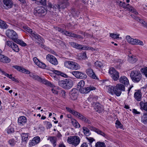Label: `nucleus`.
Segmentation results:
<instances>
[{
	"label": "nucleus",
	"mask_w": 147,
	"mask_h": 147,
	"mask_svg": "<svg viewBox=\"0 0 147 147\" xmlns=\"http://www.w3.org/2000/svg\"><path fill=\"white\" fill-rule=\"evenodd\" d=\"M124 61L122 59H119L117 62V64L120 66L123 63Z\"/></svg>",
	"instance_id": "774afa93"
},
{
	"label": "nucleus",
	"mask_w": 147,
	"mask_h": 147,
	"mask_svg": "<svg viewBox=\"0 0 147 147\" xmlns=\"http://www.w3.org/2000/svg\"><path fill=\"white\" fill-rule=\"evenodd\" d=\"M23 28L25 31L31 35L33 39L38 44L40 47L45 48V45L43 43L44 39L39 35L27 26H24Z\"/></svg>",
	"instance_id": "f257e3e1"
},
{
	"label": "nucleus",
	"mask_w": 147,
	"mask_h": 147,
	"mask_svg": "<svg viewBox=\"0 0 147 147\" xmlns=\"http://www.w3.org/2000/svg\"><path fill=\"white\" fill-rule=\"evenodd\" d=\"M66 109L67 111L69 112L76 116H77V114L78 113V112L75 111L70 108L66 107Z\"/></svg>",
	"instance_id": "c03bdc74"
},
{
	"label": "nucleus",
	"mask_w": 147,
	"mask_h": 147,
	"mask_svg": "<svg viewBox=\"0 0 147 147\" xmlns=\"http://www.w3.org/2000/svg\"><path fill=\"white\" fill-rule=\"evenodd\" d=\"M95 146V147H106V146L104 142H98L96 144Z\"/></svg>",
	"instance_id": "a19ab883"
},
{
	"label": "nucleus",
	"mask_w": 147,
	"mask_h": 147,
	"mask_svg": "<svg viewBox=\"0 0 147 147\" xmlns=\"http://www.w3.org/2000/svg\"><path fill=\"white\" fill-rule=\"evenodd\" d=\"M134 97L138 101H140L142 97V94L140 91H138L135 92Z\"/></svg>",
	"instance_id": "bb28decb"
},
{
	"label": "nucleus",
	"mask_w": 147,
	"mask_h": 147,
	"mask_svg": "<svg viewBox=\"0 0 147 147\" xmlns=\"http://www.w3.org/2000/svg\"><path fill=\"white\" fill-rule=\"evenodd\" d=\"M10 61V59L8 57L1 54L0 55V61L3 63H8Z\"/></svg>",
	"instance_id": "5701e85b"
},
{
	"label": "nucleus",
	"mask_w": 147,
	"mask_h": 147,
	"mask_svg": "<svg viewBox=\"0 0 147 147\" xmlns=\"http://www.w3.org/2000/svg\"><path fill=\"white\" fill-rule=\"evenodd\" d=\"M80 137L76 136H70L68 137L67 142L74 147H76L80 143Z\"/></svg>",
	"instance_id": "7ed1b4c3"
},
{
	"label": "nucleus",
	"mask_w": 147,
	"mask_h": 147,
	"mask_svg": "<svg viewBox=\"0 0 147 147\" xmlns=\"http://www.w3.org/2000/svg\"><path fill=\"white\" fill-rule=\"evenodd\" d=\"M47 128H50L52 126V125L51 123L49 122H47Z\"/></svg>",
	"instance_id": "338daca9"
},
{
	"label": "nucleus",
	"mask_w": 147,
	"mask_h": 147,
	"mask_svg": "<svg viewBox=\"0 0 147 147\" xmlns=\"http://www.w3.org/2000/svg\"><path fill=\"white\" fill-rule=\"evenodd\" d=\"M48 140H49L53 144L54 147H55L56 145L57 138L55 136H49L47 138Z\"/></svg>",
	"instance_id": "b1692460"
},
{
	"label": "nucleus",
	"mask_w": 147,
	"mask_h": 147,
	"mask_svg": "<svg viewBox=\"0 0 147 147\" xmlns=\"http://www.w3.org/2000/svg\"><path fill=\"white\" fill-rule=\"evenodd\" d=\"M109 72L111 75V77L114 80H117L119 78V73L114 68L112 67L110 68Z\"/></svg>",
	"instance_id": "1a4fd4ad"
},
{
	"label": "nucleus",
	"mask_w": 147,
	"mask_h": 147,
	"mask_svg": "<svg viewBox=\"0 0 147 147\" xmlns=\"http://www.w3.org/2000/svg\"><path fill=\"white\" fill-rule=\"evenodd\" d=\"M78 92V90L76 88H73L70 91V96L72 100H75L77 98Z\"/></svg>",
	"instance_id": "4468645a"
},
{
	"label": "nucleus",
	"mask_w": 147,
	"mask_h": 147,
	"mask_svg": "<svg viewBox=\"0 0 147 147\" xmlns=\"http://www.w3.org/2000/svg\"><path fill=\"white\" fill-rule=\"evenodd\" d=\"M59 85L65 89H69L73 86V82L72 80L69 79H65L64 80L59 81Z\"/></svg>",
	"instance_id": "f03ea898"
},
{
	"label": "nucleus",
	"mask_w": 147,
	"mask_h": 147,
	"mask_svg": "<svg viewBox=\"0 0 147 147\" xmlns=\"http://www.w3.org/2000/svg\"><path fill=\"white\" fill-rule=\"evenodd\" d=\"M72 37L74 38H82L83 39V37L81 35L73 33Z\"/></svg>",
	"instance_id": "052dcab7"
},
{
	"label": "nucleus",
	"mask_w": 147,
	"mask_h": 147,
	"mask_svg": "<svg viewBox=\"0 0 147 147\" xmlns=\"http://www.w3.org/2000/svg\"><path fill=\"white\" fill-rule=\"evenodd\" d=\"M76 116L79 119L83 121L84 119H85V117L79 113H78L77 114V116Z\"/></svg>",
	"instance_id": "6e6d98bb"
},
{
	"label": "nucleus",
	"mask_w": 147,
	"mask_h": 147,
	"mask_svg": "<svg viewBox=\"0 0 147 147\" xmlns=\"http://www.w3.org/2000/svg\"><path fill=\"white\" fill-rule=\"evenodd\" d=\"M41 80L38 81L42 82L44 84L50 87H53V85L49 82L46 80L45 79H42L41 78Z\"/></svg>",
	"instance_id": "2f4dec72"
},
{
	"label": "nucleus",
	"mask_w": 147,
	"mask_h": 147,
	"mask_svg": "<svg viewBox=\"0 0 147 147\" xmlns=\"http://www.w3.org/2000/svg\"><path fill=\"white\" fill-rule=\"evenodd\" d=\"M3 72V75H4L5 76L8 77L9 78V79H11V78L13 77L12 76V75H9L8 74L6 73L5 72Z\"/></svg>",
	"instance_id": "e2e57ef3"
},
{
	"label": "nucleus",
	"mask_w": 147,
	"mask_h": 147,
	"mask_svg": "<svg viewBox=\"0 0 147 147\" xmlns=\"http://www.w3.org/2000/svg\"><path fill=\"white\" fill-rule=\"evenodd\" d=\"M53 72L56 74L58 75H60L61 76L65 77L67 78L68 76L67 74H64L62 72H61L60 71H59L57 70H54L53 71Z\"/></svg>",
	"instance_id": "58836bf2"
},
{
	"label": "nucleus",
	"mask_w": 147,
	"mask_h": 147,
	"mask_svg": "<svg viewBox=\"0 0 147 147\" xmlns=\"http://www.w3.org/2000/svg\"><path fill=\"white\" fill-rule=\"evenodd\" d=\"M130 76L132 81L134 82L138 83L141 79L142 75L139 71H133L130 73Z\"/></svg>",
	"instance_id": "39448f33"
},
{
	"label": "nucleus",
	"mask_w": 147,
	"mask_h": 147,
	"mask_svg": "<svg viewBox=\"0 0 147 147\" xmlns=\"http://www.w3.org/2000/svg\"><path fill=\"white\" fill-rule=\"evenodd\" d=\"M86 138L89 142L90 146L92 147V144L93 142L95 141V140L93 138L90 137H86Z\"/></svg>",
	"instance_id": "de8ad7c7"
},
{
	"label": "nucleus",
	"mask_w": 147,
	"mask_h": 147,
	"mask_svg": "<svg viewBox=\"0 0 147 147\" xmlns=\"http://www.w3.org/2000/svg\"><path fill=\"white\" fill-rule=\"evenodd\" d=\"M4 7L5 9H8L12 7L13 3L12 0H3Z\"/></svg>",
	"instance_id": "dca6fc26"
},
{
	"label": "nucleus",
	"mask_w": 147,
	"mask_h": 147,
	"mask_svg": "<svg viewBox=\"0 0 147 147\" xmlns=\"http://www.w3.org/2000/svg\"><path fill=\"white\" fill-rule=\"evenodd\" d=\"M119 81L122 84L127 86L129 84V81L127 78L124 76H121L119 79Z\"/></svg>",
	"instance_id": "6ab92c4d"
},
{
	"label": "nucleus",
	"mask_w": 147,
	"mask_h": 147,
	"mask_svg": "<svg viewBox=\"0 0 147 147\" xmlns=\"http://www.w3.org/2000/svg\"><path fill=\"white\" fill-rule=\"evenodd\" d=\"M18 123L19 125H23L27 122V119L24 116L19 117L18 119Z\"/></svg>",
	"instance_id": "393cba45"
},
{
	"label": "nucleus",
	"mask_w": 147,
	"mask_h": 147,
	"mask_svg": "<svg viewBox=\"0 0 147 147\" xmlns=\"http://www.w3.org/2000/svg\"><path fill=\"white\" fill-rule=\"evenodd\" d=\"M30 76L34 80H37L38 81L41 80V78L39 77L38 76L35 74L31 73L30 74Z\"/></svg>",
	"instance_id": "c756f323"
},
{
	"label": "nucleus",
	"mask_w": 147,
	"mask_h": 147,
	"mask_svg": "<svg viewBox=\"0 0 147 147\" xmlns=\"http://www.w3.org/2000/svg\"><path fill=\"white\" fill-rule=\"evenodd\" d=\"M14 131V129L11 127V126L8 127L7 130V133L8 134H11L13 133Z\"/></svg>",
	"instance_id": "603ef678"
},
{
	"label": "nucleus",
	"mask_w": 147,
	"mask_h": 147,
	"mask_svg": "<svg viewBox=\"0 0 147 147\" xmlns=\"http://www.w3.org/2000/svg\"><path fill=\"white\" fill-rule=\"evenodd\" d=\"M119 35L114 33H110V36L113 38H117L119 37Z\"/></svg>",
	"instance_id": "13d9d810"
},
{
	"label": "nucleus",
	"mask_w": 147,
	"mask_h": 147,
	"mask_svg": "<svg viewBox=\"0 0 147 147\" xmlns=\"http://www.w3.org/2000/svg\"><path fill=\"white\" fill-rule=\"evenodd\" d=\"M14 42L24 47L27 45L22 40L18 39V38L16 39Z\"/></svg>",
	"instance_id": "72a5a7b5"
},
{
	"label": "nucleus",
	"mask_w": 147,
	"mask_h": 147,
	"mask_svg": "<svg viewBox=\"0 0 147 147\" xmlns=\"http://www.w3.org/2000/svg\"><path fill=\"white\" fill-rule=\"evenodd\" d=\"M40 141V138L38 136L34 137L32 140L29 142V145L30 146H34L38 144Z\"/></svg>",
	"instance_id": "2eb2a0df"
},
{
	"label": "nucleus",
	"mask_w": 147,
	"mask_h": 147,
	"mask_svg": "<svg viewBox=\"0 0 147 147\" xmlns=\"http://www.w3.org/2000/svg\"><path fill=\"white\" fill-rule=\"evenodd\" d=\"M16 141L14 139H11L8 141V143L11 146H13L16 144Z\"/></svg>",
	"instance_id": "8fccbe9b"
},
{
	"label": "nucleus",
	"mask_w": 147,
	"mask_h": 147,
	"mask_svg": "<svg viewBox=\"0 0 147 147\" xmlns=\"http://www.w3.org/2000/svg\"><path fill=\"white\" fill-rule=\"evenodd\" d=\"M69 44L72 47L76 49H80V47L81 46V45L72 42H69Z\"/></svg>",
	"instance_id": "e433bc0d"
},
{
	"label": "nucleus",
	"mask_w": 147,
	"mask_h": 147,
	"mask_svg": "<svg viewBox=\"0 0 147 147\" xmlns=\"http://www.w3.org/2000/svg\"><path fill=\"white\" fill-rule=\"evenodd\" d=\"M108 92L112 95L115 94L117 96L116 94L117 91L115 86H109L107 87Z\"/></svg>",
	"instance_id": "aec40b11"
},
{
	"label": "nucleus",
	"mask_w": 147,
	"mask_h": 147,
	"mask_svg": "<svg viewBox=\"0 0 147 147\" xmlns=\"http://www.w3.org/2000/svg\"><path fill=\"white\" fill-rule=\"evenodd\" d=\"M33 60L35 64L39 67L42 69L46 68V65L45 64L40 62L36 57L33 58Z\"/></svg>",
	"instance_id": "a211bd4d"
},
{
	"label": "nucleus",
	"mask_w": 147,
	"mask_h": 147,
	"mask_svg": "<svg viewBox=\"0 0 147 147\" xmlns=\"http://www.w3.org/2000/svg\"><path fill=\"white\" fill-rule=\"evenodd\" d=\"M89 128L91 131H95L96 133L97 132V131H98V129L92 126H89Z\"/></svg>",
	"instance_id": "bf43d9fd"
},
{
	"label": "nucleus",
	"mask_w": 147,
	"mask_h": 147,
	"mask_svg": "<svg viewBox=\"0 0 147 147\" xmlns=\"http://www.w3.org/2000/svg\"><path fill=\"white\" fill-rule=\"evenodd\" d=\"M65 66L67 68L77 70L80 68V65L77 63L71 61H67L65 62Z\"/></svg>",
	"instance_id": "20e7f679"
},
{
	"label": "nucleus",
	"mask_w": 147,
	"mask_h": 147,
	"mask_svg": "<svg viewBox=\"0 0 147 147\" xmlns=\"http://www.w3.org/2000/svg\"><path fill=\"white\" fill-rule=\"evenodd\" d=\"M71 123L76 128H79L80 127L79 123L75 119H71Z\"/></svg>",
	"instance_id": "f704fd0d"
},
{
	"label": "nucleus",
	"mask_w": 147,
	"mask_h": 147,
	"mask_svg": "<svg viewBox=\"0 0 147 147\" xmlns=\"http://www.w3.org/2000/svg\"><path fill=\"white\" fill-rule=\"evenodd\" d=\"M95 89L96 88L95 87L92 86H90L86 88H83V87L79 89V90L81 93L84 94L87 93L90 91L95 90Z\"/></svg>",
	"instance_id": "f3484780"
},
{
	"label": "nucleus",
	"mask_w": 147,
	"mask_h": 147,
	"mask_svg": "<svg viewBox=\"0 0 147 147\" xmlns=\"http://www.w3.org/2000/svg\"><path fill=\"white\" fill-rule=\"evenodd\" d=\"M6 44L15 52H18L19 51V48L16 43L11 41H7L6 42Z\"/></svg>",
	"instance_id": "9d476101"
},
{
	"label": "nucleus",
	"mask_w": 147,
	"mask_h": 147,
	"mask_svg": "<svg viewBox=\"0 0 147 147\" xmlns=\"http://www.w3.org/2000/svg\"><path fill=\"white\" fill-rule=\"evenodd\" d=\"M52 87L51 90L53 93L55 94H57L58 93L57 88H58L57 86H54L53 85V87Z\"/></svg>",
	"instance_id": "49530a36"
},
{
	"label": "nucleus",
	"mask_w": 147,
	"mask_h": 147,
	"mask_svg": "<svg viewBox=\"0 0 147 147\" xmlns=\"http://www.w3.org/2000/svg\"><path fill=\"white\" fill-rule=\"evenodd\" d=\"M141 121L144 124L147 123V113H144L143 114L141 117Z\"/></svg>",
	"instance_id": "473e14b6"
},
{
	"label": "nucleus",
	"mask_w": 147,
	"mask_h": 147,
	"mask_svg": "<svg viewBox=\"0 0 147 147\" xmlns=\"http://www.w3.org/2000/svg\"><path fill=\"white\" fill-rule=\"evenodd\" d=\"M8 28V26L6 23L4 21L0 19V28L5 29Z\"/></svg>",
	"instance_id": "c85d7f7f"
},
{
	"label": "nucleus",
	"mask_w": 147,
	"mask_h": 147,
	"mask_svg": "<svg viewBox=\"0 0 147 147\" xmlns=\"http://www.w3.org/2000/svg\"><path fill=\"white\" fill-rule=\"evenodd\" d=\"M87 74L90 77L93 79H96L97 77L94 72L92 69L90 68H89L86 69V71Z\"/></svg>",
	"instance_id": "412c9836"
},
{
	"label": "nucleus",
	"mask_w": 147,
	"mask_h": 147,
	"mask_svg": "<svg viewBox=\"0 0 147 147\" xmlns=\"http://www.w3.org/2000/svg\"><path fill=\"white\" fill-rule=\"evenodd\" d=\"M95 65L97 68H100L103 66V64L100 61H96L94 63Z\"/></svg>",
	"instance_id": "09e8293b"
},
{
	"label": "nucleus",
	"mask_w": 147,
	"mask_h": 147,
	"mask_svg": "<svg viewBox=\"0 0 147 147\" xmlns=\"http://www.w3.org/2000/svg\"><path fill=\"white\" fill-rule=\"evenodd\" d=\"M98 99V97L97 96H91L88 98V100L92 103L94 102Z\"/></svg>",
	"instance_id": "ea45409f"
},
{
	"label": "nucleus",
	"mask_w": 147,
	"mask_h": 147,
	"mask_svg": "<svg viewBox=\"0 0 147 147\" xmlns=\"http://www.w3.org/2000/svg\"><path fill=\"white\" fill-rule=\"evenodd\" d=\"M71 73L77 78L83 79L86 78L87 76L83 73L78 71H74L72 72Z\"/></svg>",
	"instance_id": "f8f14e48"
},
{
	"label": "nucleus",
	"mask_w": 147,
	"mask_h": 147,
	"mask_svg": "<svg viewBox=\"0 0 147 147\" xmlns=\"http://www.w3.org/2000/svg\"><path fill=\"white\" fill-rule=\"evenodd\" d=\"M128 60L129 62L132 63H135L137 60V59L135 57H133L132 56H129Z\"/></svg>",
	"instance_id": "4c0bfd02"
},
{
	"label": "nucleus",
	"mask_w": 147,
	"mask_h": 147,
	"mask_svg": "<svg viewBox=\"0 0 147 147\" xmlns=\"http://www.w3.org/2000/svg\"><path fill=\"white\" fill-rule=\"evenodd\" d=\"M125 8L128 9L130 11H131L136 14H138L136 10L129 4H126Z\"/></svg>",
	"instance_id": "a878e982"
},
{
	"label": "nucleus",
	"mask_w": 147,
	"mask_h": 147,
	"mask_svg": "<svg viewBox=\"0 0 147 147\" xmlns=\"http://www.w3.org/2000/svg\"><path fill=\"white\" fill-rule=\"evenodd\" d=\"M22 73H24L27 74H30V72L28 70L24 68L21 67L20 71Z\"/></svg>",
	"instance_id": "3c124183"
},
{
	"label": "nucleus",
	"mask_w": 147,
	"mask_h": 147,
	"mask_svg": "<svg viewBox=\"0 0 147 147\" xmlns=\"http://www.w3.org/2000/svg\"><path fill=\"white\" fill-rule=\"evenodd\" d=\"M97 133L105 137H106L107 136L106 135L105 133L99 129H98V131H97Z\"/></svg>",
	"instance_id": "4d7b16f0"
},
{
	"label": "nucleus",
	"mask_w": 147,
	"mask_h": 147,
	"mask_svg": "<svg viewBox=\"0 0 147 147\" xmlns=\"http://www.w3.org/2000/svg\"><path fill=\"white\" fill-rule=\"evenodd\" d=\"M73 33H74L72 32H69L67 31H64V34L67 36L72 37Z\"/></svg>",
	"instance_id": "864d4df0"
},
{
	"label": "nucleus",
	"mask_w": 147,
	"mask_h": 147,
	"mask_svg": "<svg viewBox=\"0 0 147 147\" xmlns=\"http://www.w3.org/2000/svg\"><path fill=\"white\" fill-rule=\"evenodd\" d=\"M59 6H60V5H59V4L57 5L55 4L54 5H53V8L55 9V10L56 9H58L59 10Z\"/></svg>",
	"instance_id": "680f3d73"
},
{
	"label": "nucleus",
	"mask_w": 147,
	"mask_h": 147,
	"mask_svg": "<svg viewBox=\"0 0 147 147\" xmlns=\"http://www.w3.org/2000/svg\"><path fill=\"white\" fill-rule=\"evenodd\" d=\"M115 124L117 127L121 129L123 127V125L121 122L118 120H117L115 122Z\"/></svg>",
	"instance_id": "5fc2aeb1"
},
{
	"label": "nucleus",
	"mask_w": 147,
	"mask_h": 147,
	"mask_svg": "<svg viewBox=\"0 0 147 147\" xmlns=\"http://www.w3.org/2000/svg\"><path fill=\"white\" fill-rule=\"evenodd\" d=\"M80 49H81L83 50H86L87 49H88L89 47L86 46H84L83 45H81V46L80 47Z\"/></svg>",
	"instance_id": "0e129e2a"
},
{
	"label": "nucleus",
	"mask_w": 147,
	"mask_h": 147,
	"mask_svg": "<svg viewBox=\"0 0 147 147\" xmlns=\"http://www.w3.org/2000/svg\"><path fill=\"white\" fill-rule=\"evenodd\" d=\"M83 121L88 124H90L91 123L90 120L89 119L86 117H85V119H84Z\"/></svg>",
	"instance_id": "69168bd1"
},
{
	"label": "nucleus",
	"mask_w": 147,
	"mask_h": 147,
	"mask_svg": "<svg viewBox=\"0 0 147 147\" xmlns=\"http://www.w3.org/2000/svg\"><path fill=\"white\" fill-rule=\"evenodd\" d=\"M22 140L23 141H26L28 139V135L27 134L22 133L21 134Z\"/></svg>",
	"instance_id": "a18cd8bd"
},
{
	"label": "nucleus",
	"mask_w": 147,
	"mask_h": 147,
	"mask_svg": "<svg viewBox=\"0 0 147 147\" xmlns=\"http://www.w3.org/2000/svg\"><path fill=\"white\" fill-rule=\"evenodd\" d=\"M46 59L51 64L57 65L58 62L56 58L54 56L50 54H48L47 55Z\"/></svg>",
	"instance_id": "9b49d317"
},
{
	"label": "nucleus",
	"mask_w": 147,
	"mask_h": 147,
	"mask_svg": "<svg viewBox=\"0 0 147 147\" xmlns=\"http://www.w3.org/2000/svg\"><path fill=\"white\" fill-rule=\"evenodd\" d=\"M6 34L7 37L14 42L18 38V34L14 30L12 29H8L6 31Z\"/></svg>",
	"instance_id": "423d86ee"
},
{
	"label": "nucleus",
	"mask_w": 147,
	"mask_h": 147,
	"mask_svg": "<svg viewBox=\"0 0 147 147\" xmlns=\"http://www.w3.org/2000/svg\"><path fill=\"white\" fill-rule=\"evenodd\" d=\"M84 134L86 136H89L91 134L89 129L85 127H83Z\"/></svg>",
	"instance_id": "cd10ccee"
},
{
	"label": "nucleus",
	"mask_w": 147,
	"mask_h": 147,
	"mask_svg": "<svg viewBox=\"0 0 147 147\" xmlns=\"http://www.w3.org/2000/svg\"><path fill=\"white\" fill-rule=\"evenodd\" d=\"M126 39L128 43L132 45H139L142 46L144 45L142 41L137 39L132 38L129 35H127L126 36Z\"/></svg>",
	"instance_id": "0eeeda50"
},
{
	"label": "nucleus",
	"mask_w": 147,
	"mask_h": 147,
	"mask_svg": "<svg viewBox=\"0 0 147 147\" xmlns=\"http://www.w3.org/2000/svg\"><path fill=\"white\" fill-rule=\"evenodd\" d=\"M94 109L96 111L99 113L101 112L103 110V108L102 106L99 103H96L95 104Z\"/></svg>",
	"instance_id": "4be33fe9"
},
{
	"label": "nucleus",
	"mask_w": 147,
	"mask_h": 147,
	"mask_svg": "<svg viewBox=\"0 0 147 147\" xmlns=\"http://www.w3.org/2000/svg\"><path fill=\"white\" fill-rule=\"evenodd\" d=\"M117 96H119L121 93V91L125 90V87L124 85L121 84H117L115 86Z\"/></svg>",
	"instance_id": "ddd939ff"
},
{
	"label": "nucleus",
	"mask_w": 147,
	"mask_h": 147,
	"mask_svg": "<svg viewBox=\"0 0 147 147\" xmlns=\"http://www.w3.org/2000/svg\"><path fill=\"white\" fill-rule=\"evenodd\" d=\"M66 109L67 111L69 112L76 116H77V114L78 113V112L75 111L70 108L66 107Z\"/></svg>",
	"instance_id": "37998d69"
},
{
	"label": "nucleus",
	"mask_w": 147,
	"mask_h": 147,
	"mask_svg": "<svg viewBox=\"0 0 147 147\" xmlns=\"http://www.w3.org/2000/svg\"><path fill=\"white\" fill-rule=\"evenodd\" d=\"M47 0H38L35 2V3L38 5H46Z\"/></svg>",
	"instance_id": "c9c22d12"
},
{
	"label": "nucleus",
	"mask_w": 147,
	"mask_h": 147,
	"mask_svg": "<svg viewBox=\"0 0 147 147\" xmlns=\"http://www.w3.org/2000/svg\"><path fill=\"white\" fill-rule=\"evenodd\" d=\"M85 82L83 80H82L80 81L78 83L77 85V88L78 90L80 89V88L83 87L84 85Z\"/></svg>",
	"instance_id": "79ce46f5"
},
{
	"label": "nucleus",
	"mask_w": 147,
	"mask_h": 147,
	"mask_svg": "<svg viewBox=\"0 0 147 147\" xmlns=\"http://www.w3.org/2000/svg\"><path fill=\"white\" fill-rule=\"evenodd\" d=\"M35 13L36 15L39 17L45 16L47 13L46 9L42 7H38L35 9Z\"/></svg>",
	"instance_id": "6e6552de"
},
{
	"label": "nucleus",
	"mask_w": 147,
	"mask_h": 147,
	"mask_svg": "<svg viewBox=\"0 0 147 147\" xmlns=\"http://www.w3.org/2000/svg\"><path fill=\"white\" fill-rule=\"evenodd\" d=\"M59 5H60L59 7V9H64L68 5V3L67 2H62L59 3Z\"/></svg>",
	"instance_id": "7c9ffc66"
}]
</instances>
